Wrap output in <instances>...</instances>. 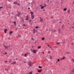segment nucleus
<instances>
[{"mask_svg": "<svg viewBox=\"0 0 74 74\" xmlns=\"http://www.w3.org/2000/svg\"><path fill=\"white\" fill-rule=\"evenodd\" d=\"M33 63H32L31 62H28V65L29 66H33Z\"/></svg>", "mask_w": 74, "mask_h": 74, "instance_id": "nucleus-1", "label": "nucleus"}, {"mask_svg": "<svg viewBox=\"0 0 74 74\" xmlns=\"http://www.w3.org/2000/svg\"><path fill=\"white\" fill-rule=\"evenodd\" d=\"M32 52H33L34 53H36L37 52V51L36 50H34L32 51Z\"/></svg>", "mask_w": 74, "mask_h": 74, "instance_id": "nucleus-2", "label": "nucleus"}, {"mask_svg": "<svg viewBox=\"0 0 74 74\" xmlns=\"http://www.w3.org/2000/svg\"><path fill=\"white\" fill-rule=\"evenodd\" d=\"M20 14L21 13L19 12H18L17 14H16V15L17 16H19Z\"/></svg>", "mask_w": 74, "mask_h": 74, "instance_id": "nucleus-3", "label": "nucleus"}, {"mask_svg": "<svg viewBox=\"0 0 74 74\" xmlns=\"http://www.w3.org/2000/svg\"><path fill=\"white\" fill-rule=\"evenodd\" d=\"M31 18H32V19H33L34 18V15H32L31 16Z\"/></svg>", "mask_w": 74, "mask_h": 74, "instance_id": "nucleus-4", "label": "nucleus"}, {"mask_svg": "<svg viewBox=\"0 0 74 74\" xmlns=\"http://www.w3.org/2000/svg\"><path fill=\"white\" fill-rule=\"evenodd\" d=\"M33 33L35 34V33H36V29H34L33 30Z\"/></svg>", "mask_w": 74, "mask_h": 74, "instance_id": "nucleus-5", "label": "nucleus"}, {"mask_svg": "<svg viewBox=\"0 0 74 74\" xmlns=\"http://www.w3.org/2000/svg\"><path fill=\"white\" fill-rule=\"evenodd\" d=\"M21 22H24V19L23 18H21Z\"/></svg>", "mask_w": 74, "mask_h": 74, "instance_id": "nucleus-6", "label": "nucleus"}, {"mask_svg": "<svg viewBox=\"0 0 74 74\" xmlns=\"http://www.w3.org/2000/svg\"><path fill=\"white\" fill-rule=\"evenodd\" d=\"M4 32L5 33H7V29H4Z\"/></svg>", "mask_w": 74, "mask_h": 74, "instance_id": "nucleus-7", "label": "nucleus"}, {"mask_svg": "<svg viewBox=\"0 0 74 74\" xmlns=\"http://www.w3.org/2000/svg\"><path fill=\"white\" fill-rule=\"evenodd\" d=\"M44 7H45V6H43L42 7H41L40 8L41 9H43V8H44Z\"/></svg>", "mask_w": 74, "mask_h": 74, "instance_id": "nucleus-8", "label": "nucleus"}, {"mask_svg": "<svg viewBox=\"0 0 74 74\" xmlns=\"http://www.w3.org/2000/svg\"><path fill=\"white\" fill-rule=\"evenodd\" d=\"M66 10H67V8H65L64 9V11H66Z\"/></svg>", "mask_w": 74, "mask_h": 74, "instance_id": "nucleus-9", "label": "nucleus"}, {"mask_svg": "<svg viewBox=\"0 0 74 74\" xmlns=\"http://www.w3.org/2000/svg\"><path fill=\"white\" fill-rule=\"evenodd\" d=\"M12 33H13V31H10V34H12Z\"/></svg>", "mask_w": 74, "mask_h": 74, "instance_id": "nucleus-10", "label": "nucleus"}, {"mask_svg": "<svg viewBox=\"0 0 74 74\" xmlns=\"http://www.w3.org/2000/svg\"><path fill=\"white\" fill-rule=\"evenodd\" d=\"M30 13L31 14V15H33V14H34V13H33V12H30Z\"/></svg>", "mask_w": 74, "mask_h": 74, "instance_id": "nucleus-11", "label": "nucleus"}, {"mask_svg": "<svg viewBox=\"0 0 74 74\" xmlns=\"http://www.w3.org/2000/svg\"><path fill=\"white\" fill-rule=\"evenodd\" d=\"M38 73H41V71H40V69H38Z\"/></svg>", "mask_w": 74, "mask_h": 74, "instance_id": "nucleus-12", "label": "nucleus"}, {"mask_svg": "<svg viewBox=\"0 0 74 74\" xmlns=\"http://www.w3.org/2000/svg\"><path fill=\"white\" fill-rule=\"evenodd\" d=\"M31 22H32V20L31 19H29V22L30 23Z\"/></svg>", "mask_w": 74, "mask_h": 74, "instance_id": "nucleus-13", "label": "nucleus"}, {"mask_svg": "<svg viewBox=\"0 0 74 74\" xmlns=\"http://www.w3.org/2000/svg\"><path fill=\"white\" fill-rule=\"evenodd\" d=\"M41 48V46H39V47H38V49H40Z\"/></svg>", "mask_w": 74, "mask_h": 74, "instance_id": "nucleus-14", "label": "nucleus"}, {"mask_svg": "<svg viewBox=\"0 0 74 74\" xmlns=\"http://www.w3.org/2000/svg\"><path fill=\"white\" fill-rule=\"evenodd\" d=\"M69 53H70V52L69 53L68 52H67L66 53V54H69Z\"/></svg>", "mask_w": 74, "mask_h": 74, "instance_id": "nucleus-15", "label": "nucleus"}, {"mask_svg": "<svg viewBox=\"0 0 74 74\" xmlns=\"http://www.w3.org/2000/svg\"><path fill=\"white\" fill-rule=\"evenodd\" d=\"M72 72H73V74H74V70L72 71Z\"/></svg>", "mask_w": 74, "mask_h": 74, "instance_id": "nucleus-16", "label": "nucleus"}, {"mask_svg": "<svg viewBox=\"0 0 74 74\" xmlns=\"http://www.w3.org/2000/svg\"><path fill=\"white\" fill-rule=\"evenodd\" d=\"M14 25H16V22L15 21L14 22Z\"/></svg>", "mask_w": 74, "mask_h": 74, "instance_id": "nucleus-17", "label": "nucleus"}, {"mask_svg": "<svg viewBox=\"0 0 74 74\" xmlns=\"http://www.w3.org/2000/svg\"><path fill=\"white\" fill-rule=\"evenodd\" d=\"M38 67L39 69H42V67L41 66H39Z\"/></svg>", "mask_w": 74, "mask_h": 74, "instance_id": "nucleus-18", "label": "nucleus"}, {"mask_svg": "<svg viewBox=\"0 0 74 74\" xmlns=\"http://www.w3.org/2000/svg\"><path fill=\"white\" fill-rule=\"evenodd\" d=\"M22 36L21 35H18V37H21Z\"/></svg>", "mask_w": 74, "mask_h": 74, "instance_id": "nucleus-19", "label": "nucleus"}, {"mask_svg": "<svg viewBox=\"0 0 74 74\" xmlns=\"http://www.w3.org/2000/svg\"><path fill=\"white\" fill-rule=\"evenodd\" d=\"M17 3H16V2H14V4H17Z\"/></svg>", "mask_w": 74, "mask_h": 74, "instance_id": "nucleus-20", "label": "nucleus"}, {"mask_svg": "<svg viewBox=\"0 0 74 74\" xmlns=\"http://www.w3.org/2000/svg\"><path fill=\"white\" fill-rule=\"evenodd\" d=\"M42 40H45V38H42Z\"/></svg>", "mask_w": 74, "mask_h": 74, "instance_id": "nucleus-21", "label": "nucleus"}, {"mask_svg": "<svg viewBox=\"0 0 74 74\" xmlns=\"http://www.w3.org/2000/svg\"><path fill=\"white\" fill-rule=\"evenodd\" d=\"M26 26V25L25 24H23L22 26Z\"/></svg>", "mask_w": 74, "mask_h": 74, "instance_id": "nucleus-22", "label": "nucleus"}, {"mask_svg": "<svg viewBox=\"0 0 74 74\" xmlns=\"http://www.w3.org/2000/svg\"><path fill=\"white\" fill-rule=\"evenodd\" d=\"M56 44H57V45H58V44H60V42H58V43H56Z\"/></svg>", "mask_w": 74, "mask_h": 74, "instance_id": "nucleus-23", "label": "nucleus"}, {"mask_svg": "<svg viewBox=\"0 0 74 74\" xmlns=\"http://www.w3.org/2000/svg\"><path fill=\"white\" fill-rule=\"evenodd\" d=\"M9 47L7 46L6 47H5V49H6V48H8Z\"/></svg>", "mask_w": 74, "mask_h": 74, "instance_id": "nucleus-24", "label": "nucleus"}, {"mask_svg": "<svg viewBox=\"0 0 74 74\" xmlns=\"http://www.w3.org/2000/svg\"><path fill=\"white\" fill-rule=\"evenodd\" d=\"M60 61V60L59 59H58V62H59Z\"/></svg>", "mask_w": 74, "mask_h": 74, "instance_id": "nucleus-25", "label": "nucleus"}, {"mask_svg": "<svg viewBox=\"0 0 74 74\" xmlns=\"http://www.w3.org/2000/svg\"><path fill=\"white\" fill-rule=\"evenodd\" d=\"M58 31L59 32H60V29H58Z\"/></svg>", "mask_w": 74, "mask_h": 74, "instance_id": "nucleus-26", "label": "nucleus"}, {"mask_svg": "<svg viewBox=\"0 0 74 74\" xmlns=\"http://www.w3.org/2000/svg\"><path fill=\"white\" fill-rule=\"evenodd\" d=\"M62 25L63 26L62 27V28L63 29V27H64V24H63Z\"/></svg>", "mask_w": 74, "mask_h": 74, "instance_id": "nucleus-27", "label": "nucleus"}, {"mask_svg": "<svg viewBox=\"0 0 74 74\" xmlns=\"http://www.w3.org/2000/svg\"><path fill=\"white\" fill-rule=\"evenodd\" d=\"M44 5H45V7H47V5H46V4H45Z\"/></svg>", "mask_w": 74, "mask_h": 74, "instance_id": "nucleus-28", "label": "nucleus"}, {"mask_svg": "<svg viewBox=\"0 0 74 74\" xmlns=\"http://www.w3.org/2000/svg\"><path fill=\"white\" fill-rule=\"evenodd\" d=\"M13 62L14 64H16V61H15V62Z\"/></svg>", "mask_w": 74, "mask_h": 74, "instance_id": "nucleus-29", "label": "nucleus"}, {"mask_svg": "<svg viewBox=\"0 0 74 74\" xmlns=\"http://www.w3.org/2000/svg\"><path fill=\"white\" fill-rule=\"evenodd\" d=\"M38 27H36L35 28L36 29H37V28H38Z\"/></svg>", "mask_w": 74, "mask_h": 74, "instance_id": "nucleus-30", "label": "nucleus"}, {"mask_svg": "<svg viewBox=\"0 0 74 74\" xmlns=\"http://www.w3.org/2000/svg\"><path fill=\"white\" fill-rule=\"evenodd\" d=\"M1 8L3 9V7H0V9H1Z\"/></svg>", "mask_w": 74, "mask_h": 74, "instance_id": "nucleus-31", "label": "nucleus"}, {"mask_svg": "<svg viewBox=\"0 0 74 74\" xmlns=\"http://www.w3.org/2000/svg\"><path fill=\"white\" fill-rule=\"evenodd\" d=\"M27 55V54H25V55L24 56L25 57H26V55Z\"/></svg>", "mask_w": 74, "mask_h": 74, "instance_id": "nucleus-32", "label": "nucleus"}, {"mask_svg": "<svg viewBox=\"0 0 74 74\" xmlns=\"http://www.w3.org/2000/svg\"><path fill=\"white\" fill-rule=\"evenodd\" d=\"M40 22H41L42 21V19H41L40 20Z\"/></svg>", "mask_w": 74, "mask_h": 74, "instance_id": "nucleus-33", "label": "nucleus"}, {"mask_svg": "<svg viewBox=\"0 0 74 74\" xmlns=\"http://www.w3.org/2000/svg\"><path fill=\"white\" fill-rule=\"evenodd\" d=\"M65 58V57H64L63 58H62V59H64Z\"/></svg>", "mask_w": 74, "mask_h": 74, "instance_id": "nucleus-34", "label": "nucleus"}, {"mask_svg": "<svg viewBox=\"0 0 74 74\" xmlns=\"http://www.w3.org/2000/svg\"><path fill=\"white\" fill-rule=\"evenodd\" d=\"M25 20H29V19H28V18H25Z\"/></svg>", "mask_w": 74, "mask_h": 74, "instance_id": "nucleus-35", "label": "nucleus"}, {"mask_svg": "<svg viewBox=\"0 0 74 74\" xmlns=\"http://www.w3.org/2000/svg\"><path fill=\"white\" fill-rule=\"evenodd\" d=\"M5 63H7V62H8V61H5L4 62Z\"/></svg>", "mask_w": 74, "mask_h": 74, "instance_id": "nucleus-36", "label": "nucleus"}, {"mask_svg": "<svg viewBox=\"0 0 74 74\" xmlns=\"http://www.w3.org/2000/svg\"><path fill=\"white\" fill-rule=\"evenodd\" d=\"M31 39H32V40H34V39H33V38H32Z\"/></svg>", "mask_w": 74, "mask_h": 74, "instance_id": "nucleus-37", "label": "nucleus"}, {"mask_svg": "<svg viewBox=\"0 0 74 74\" xmlns=\"http://www.w3.org/2000/svg\"><path fill=\"white\" fill-rule=\"evenodd\" d=\"M29 73L30 74H32V72H30Z\"/></svg>", "mask_w": 74, "mask_h": 74, "instance_id": "nucleus-38", "label": "nucleus"}, {"mask_svg": "<svg viewBox=\"0 0 74 74\" xmlns=\"http://www.w3.org/2000/svg\"><path fill=\"white\" fill-rule=\"evenodd\" d=\"M70 12V10H69L68 12V13H69Z\"/></svg>", "mask_w": 74, "mask_h": 74, "instance_id": "nucleus-39", "label": "nucleus"}, {"mask_svg": "<svg viewBox=\"0 0 74 74\" xmlns=\"http://www.w3.org/2000/svg\"><path fill=\"white\" fill-rule=\"evenodd\" d=\"M42 5H41L40 6V7H42Z\"/></svg>", "mask_w": 74, "mask_h": 74, "instance_id": "nucleus-40", "label": "nucleus"}, {"mask_svg": "<svg viewBox=\"0 0 74 74\" xmlns=\"http://www.w3.org/2000/svg\"><path fill=\"white\" fill-rule=\"evenodd\" d=\"M56 32V30H55L54 31V32Z\"/></svg>", "mask_w": 74, "mask_h": 74, "instance_id": "nucleus-41", "label": "nucleus"}, {"mask_svg": "<svg viewBox=\"0 0 74 74\" xmlns=\"http://www.w3.org/2000/svg\"><path fill=\"white\" fill-rule=\"evenodd\" d=\"M14 64V63H13V62H12V63H11V64Z\"/></svg>", "mask_w": 74, "mask_h": 74, "instance_id": "nucleus-42", "label": "nucleus"}, {"mask_svg": "<svg viewBox=\"0 0 74 74\" xmlns=\"http://www.w3.org/2000/svg\"><path fill=\"white\" fill-rule=\"evenodd\" d=\"M59 23H62V22L61 21H60Z\"/></svg>", "mask_w": 74, "mask_h": 74, "instance_id": "nucleus-43", "label": "nucleus"}, {"mask_svg": "<svg viewBox=\"0 0 74 74\" xmlns=\"http://www.w3.org/2000/svg\"><path fill=\"white\" fill-rule=\"evenodd\" d=\"M51 19H52V18H53V17L52 16H51Z\"/></svg>", "mask_w": 74, "mask_h": 74, "instance_id": "nucleus-44", "label": "nucleus"}, {"mask_svg": "<svg viewBox=\"0 0 74 74\" xmlns=\"http://www.w3.org/2000/svg\"><path fill=\"white\" fill-rule=\"evenodd\" d=\"M28 10H30V8H28Z\"/></svg>", "mask_w": 74, "mask_h": 74, "instance_id": "nucleus-45", "label": "nucleus"}, {"mask_svg": "<svg viewBox=\"0 0 74 74\" xmlns=\"http://www.w3.org/2000/svg\"><path fill=\"white\" fill-rule=\"evenodd\" d=\"M28 18V16H27V18Z\"/></svg>", "mask_w": 74, "mask_h": 74, "instance_id": "nucleus-46", "label": "nucleus"}, {"mask_svg": "<svg viewBox=\"0 0 74 74\" xmlns=\"http://www.w3.org/2000/svg\"><path fill=\"white\" fill-rule=\"evenodd\" d=\"M35 44H36V42H35L34 43Z\"/></svg>", "mask_w": 74, "mask_h": 74, "instance_id": "nucleus-47", "label": "nucleus"}, {"mask_svg": "<svg viewBox=\"0 0 74 74\" xmlns=\"http://www.w3.org/2000/svg\"><path fill=\"white\" fill-rule=\"evenodd\" d=\"M5 54L7 55V53H6V52H5Z\"/></svg>", "mask_w": 74, "mask_h": 74, "instance_id": "nucleus-48", "label": "nucleus"}, {"mask_svg": "<svg viewBox=\"0 0 74 74\" xmlns=\"http://www.w3.org/2000/svg\"><path fill=\"white\" fill-rule=\"evenodd\" d=\"M47 46L48 47H49V45H47Z\"/></svg>", "mask_w": 74, "mask_h": 74, "instance_id": "nucleus-49", "label": "nucleus"}, {"mask_svg": "<svg viewBox=\"0 0 74 74\" xmlns=\"http://www.w3.org/2000/svg\"><path fill=\"white\" fill-rule=\"evenodd\" d=\"M62 19H60L59 20V21H62Z\"/></svg>", "mask_w": 74, "mask_h": 74, "instance_id": "nucleus-50", "label": "nucleus"}, {"mask_svg": "<svg viewBox=\"0 0 74 74\" xmlns=\"http://www.w3.org/2000/svg\"><path fill=\"white\" fill-rule=\"evenodd\" d=\"M72 60H73V62H74V59Z\"/></svg>", "mask_w": 74, "mask_h": 74, "instance_id": "nucleus-51", "label": "nucleus"}, {"mask_svg": "<svg viewBox=\"0 0 74 74\" xmlns=\"http://www.w3.org/2000/svg\"><path fill=\"white\" fill-rule=\"evenodd\" d=\"M40 71H42V69H40Z\"/></svg>", "mask_w": 74, "mask_h": 74, "instance_id": "nucleus-52", "label": "nucleus"}, {"mask_svg": "<svg viewBox=\"0 0 74 74\" xmlns=\"http://www.w3.org/2000/svg\"><path fill=\"white\" fill-rule=\"evenodd\" d=\"M9 63H11V61H9Z\"/></svg>", "mask_w": 74, "mask_h": 74, "instance_id": "nucleus-53", "label": "nucleus"}, {"mask_svg": "<svg viewBox=\"0 0 74 74\" xmlns=\"http://www.w3.org/2000/svg\"><path fill=\"white\" fill-rule=\"evenodd\" d=\"M13 13H11V14H12V15H13Z\"/></svg>", "mask_w": 74, "mask_h": 74, "instance_id": "nucleus-54", "label": "nucleus"}, {"mask_svg": "<svg viewBox=\"0 0 74 74\" xmlns=\"http://www.w3.org/2000/svg\"><path fill=\"white\" fill-rule=\"evenodd\" d=\"M49 52H50V51H48V53H49Z\"/></svg>", "mask_w": 74, "mask_h": 74, "instance_id": "nucleus-55", "label": "nucleus"}, {"mask_svg": "<svg viewBox=\"0 0 74 74\" xmlns=\"http://www.w3.org/2000/svg\"><path fill=\"white\" fill-rule=\"evenodd\" d=\"M63 42L64 43H65V42Z\"/></svg>", "mask_w": 74, "mask_h": 74, "instance_id": "nucleus-56", "label": "nucleus"}, {"mask_svg": "<svg viewBox=\"0 0 74 74\" xmlns=\"http://www.w3.org/2000/svg\"><path fill=\"white\" fill-rule=\"evenodd\" d=\"M71 45H74V44L72 43V44H71Z\"/></svg>", "mask_w": 74, "mask_h": 74, "instance_id": "nucleus-57", "label": "nucleus"}, {"mask_svg": "<svg viewBox=\"0 0 74 74\" xmlns=\"http://www.w3.org/2000/svg\"><path fill=\"white\" fill-rule=\"evenodd\" d=\"M72 28H74V27H73V26H72Z\"/></svg>", "mask_w": 74, "mask_h": 74, "instance_id": "nucleus-58", "label": "nucleus"}, {"mask_svg": "<svg viewBox=\"0 0 74 74\" xmlns=\"http://www.w3.org/2000/svg\"><path fill=\"white\" fill-rule=\"evenodd\" d=\"M42 53H43V54H44V52H43Z\"/></svg>", "mask_w": 74, "mask_h": 74, "instance_id": "nucleus-59", "label": "nucleus"}, {"mask_svg": "<svg viewBox=\"0 0 74 74\" xmlns=\"http://www.w3.org/2000/svg\"><path fill=\"white\" fill-rule=\"evenodd\" d=\"M4 47H6V46H4Z\"/></svg>", "mask_w": 74, "mask_h": 74, "instance_id": "nucleus-60", "label": "nucleus"}, {"mask_svg": "<svg viewBox=\"0 0 74 74\" xmlns=\"http://www.w3.org/2000/svg\"><path fill=\"white\" fill-rule=\"evenodd\" d=\"M51 58H50V59H51Z\"/></svg>", "mask_w": 74, "mask_h": 74, "instance_id": "nucleus-61", "label": "nucleus"}, {"mask_svg": "<svg viewBox=\"0 0 74 74\" xmlns=\"http://www.w3.org/2000/svg\"><path fill=\"white\" fill-rule=\"evenodd\" d=\"M43 11H45V10L44 9L43 10Z\"/></svg>", "mask_w": 74, "mask_h": 74, "instance_id": "nucleus-62", "label": "nucleus"}, {"mask_svg": "<svg viewBox=\"0 0 74 74\" xmlns=\"http://www.w3.org/2000/svg\"><path fill=\"white\" fill-rule=\"evenodd\" d=\"M16 60H17V59H16Z\"/></svg>", "mask_w": 74, "mask_h": 74, "instance_id": "nucleus-63", "label": "nucleus"}, {"mask_svg": "<svg viewBox=\"0 0 74 74\" xmlns=\"http://www.w3.org/2000/svg\"><path fill=\"white\" fill-rule=\"evenodd\" d=\"M36 74H38V73H36Z\"/></svg>", "mask_w": 74, "mask_h": 74, "instance_id": "nucleus-64", "label": "nucleus"}]
</instances>
